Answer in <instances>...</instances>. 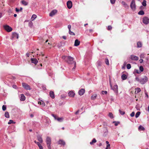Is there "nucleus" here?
I'll use <instances>...</instances> for the list:
<instances>
[{
    "label": "nucleus",
    "instance_id": "obj_1",
    "mask_svg": "<svg viewBox=\"0 0 149 149\" xmlns=\"http://www.w3.org/2000/svg\"><path fill=\"white\" fill-rule=\"evenodd\" d=\"M135 80L140 83L141 84H144L148 81V78L146 76H144V77L140 79L138 77H135Z\"/></svg>",
    "mask_w": 149,
    "mask_h": 149
},
{
    "label": "nucleus",
    "instance_id": "obj_2",
    "mask_svg": "<svg viewBox=\"0 0 149 149\" xmlns=\"http://www.w3.org/2000/svg\"><path fill=\"white\" fill-rule=\"evenodd\" d=\"M63 58L68 63L72 64L75 62L73 61L74 58L70 56H65Z\"/></svg>",
    "mask_w": 149,
    "mask_h": 149
},
{
    "label": "nucleus",
    "instance_id": "obj_3",
    "mask_svg": "<svg viewBox=\"0 0 149 149\" xmlns=\"http://www.w3.org/2000/svg\"><path fill=\"white\" fill-rule=\"evenodd\" d=\"M130 7L131 9L133 11H134L136 9V6L134 0H132L130 4Z\"/></svg>",
    "mask_w": 149,
    "mask_h": 149
},
{
    "label": "nucleus",
    "instance_id": "obj_4",
    "mask_svg": "<svg viewBox=\"0 0 149 149\" xmlns=\"http://www.w3.org/2000/svg\"><path fill=\"white\" fill-rule=\"evenodd\" d=\"M110 85L111 89L114 91V93H116V95L118 94V85L116 84L114 85L113 87H112L111 84V83H110Z\"/></svg>",
    "mask_w": 149,
    "mask_h": 149
},
{
    "label": "nucleus",
    "instance_id": "obj_5",
    "mask_svg": "<svg viewBox=\"0 0 149 149\" xmlns=\"http://www.w3.org/2000/svg\"><path fill=\"white\" fill-rule=\"evenodd\" d=\"M143 23L145 24H147L149 23V18L146 17H143Z\"/></svg>",
    "mask_w": 149,
    "mask_h": 149
},
{
    "label": "nucleus",
    "instance_id": "obj_6",
    "mask_svg": "<svg viewBox=\"0 0 149 149\" xmlns=\"http://www.w3.org/2000/svg\"><path fill=\"white\" fill-rule=\"evenodd\" d=\"M22 86L26 90H30L31 89L29 86L26 83H23Z\"/></svg>",
    "mask_w": 149,
    "mask_h": 149
},
{
    "label": "nucleus",
    "instance_id": "obj_7",
    "mask_svg": "<svg viewBox=\"0 0 149 149\" xmlns=\"http://www.w3.org/2000/svg\"><path fill=\"white\" fill-rule=\"evenodd\" d=\"M4 29L8 32H10L12 30V28L8 25H6L4 26Z\"/></svg>",
    "mask_w": 149,
    "mask_h": 149
},
{
    "label": "nucleus",
    "instance_id": "obj_8",
    "mask_svg": "<svg viewBox=\"0 0 149 149\" xmlns=\"http://www.w3.org/2000/svg\"><path fill=\"white\" fill-rule=\"evenodd\" d=\"M67 7L69 9H70L72 7V4L71 1H68L67 3Z\"/></svg>",
    "mask_w": 149,
    "mask_h": 149
},
{
    "label": "nucleus",
    "instance_id": "obj_9",
    "mask_svg": "<svg viewBox=\"0 0 149 149\" xmlns=\"http://www.w3.org/2000/svg\"><path fill=\"white\" fill-rule=\"evenodd\" d=\"M85 92V90L84 88H81L78 92V94L79 95L81 96L83 95Z\"/></svg>",
    "mask_w": 149,
    "mask_h": 149
},
{
    "label": "nucleus",
    "instance_id": "obj_10",
    "mask_svg": "<svg viewBox=\"0 0 149 149\" xmlns=\"http://www.w3.org/2000/svg\"><path fill=\"white\" fill-rule=\"evenodd\" d=\"M51 140H46V143L48 149H51Z\"/></svg>",
    "mask_w": 149,
    "mask_h": 149
},
{
    "label": "nucleus",
    "instance_id": "obj_11",
    "mask_svg": "<svg viewBox=\"0 0 149 149\" xmlns=\"http://www.w3.org/2000/svg\"><path fill=\"white\" fill-rule=\"evenodd\" d=\"M57 12V10H53L50 13L49 15L50 16L52 17L53 15H54Z\"/></svg>",
    "mask_w": 149,
    "mask_h": 149
},
{
    "label": "nucleus",
    "instance_id": "obj_12",
    "mask_svg": "<svg viewBox=\"0 0 149 149\" xmlns=\"http://www.w3.org/2000/svg\"><path fill=\"white\" fill-rule=\"evenodd\" d=\"M130 58L132 60L137 61L139 59V58L138 56L131 55V56Z\"/></svg>",
    "mask_w": 149,
    "mask_h": 149
},
{
    "label": "nucleus",
    "instance_id": "obj_13",
    "mask_svg": "<svg viewBox=\"0 0 149 149\" xmlns=\"http://www.w3.org/2000/svg\"><path fill=\"white\" fill-rule=\"evenodd\" d=\"M18 34L15 32L13 33L12 34V37L11 39H13V38H16L18 39Z\"/></svg>",
    "mask_w": 149,
    "mask_h": 149
},
{
    "label": "nucleus",
    "instance_id": "obj_14",
    "mask_svg": "<svg viewBox=\"0 0 149 149\" xmlns=\"http://www.w3.org/2000/svg\"><path fill=\"white\" fill-rule=\"evenodd\" d=\"M31 61L32 63H33L35 64H37L38 62V61L35 58H31Z\"/></svg>",
    "mask_w": 149,
    "mask_h": 149
},
{
    "label": "nucleus",
    "instance_id": "obj_15",
    "mask_svg": "<svg viewBox=\"0 0 149 149\" xmlns=\"http://www.w3.org/2000/svg\"><path fill=\"white\" fill-rule=\"evenodd\" d=\"M75 93L72 91H70L68 93V95L70 97H73L75 95Z\"/></svg>",
    "mask_w": 149,
    "mask_h": 149
},
{
    "label": "nucleus",
    "instance_id": "obj_16",
    "mask_svg": "<svg viewBox=\"0 0 149 149\" xmlns=\"http://www.w3.org/2000/svg\"><path fill=\"white\" fill-rule=\"evenodd\" d=\"M49 95L50 97L52 99H54L55 98V96L54 93L53 91H50L49 92Z\"/></svg>",
    "mask_w": 149,
    "mask_h": 149
},
{
    "label": "nucleus",
    "instance_id": "obj_17",
    "mask_svg": "<svg viewBox=\"0 0 149 149\" xmlns=\"http://www.w3.org/2000/svg\"><path fill=\"white\" fill-rule=\"evenodd\" d=\"M80 42L78 40L76 39L74 42V46H77L79 45Z\"/></svg>",
    "mask_w": 149,
    "mask_h": 149
},
{
    "label": "nucleus",
    "instance_id": "obj_18",
    "mask_svg": "<svg viewBox=\"0 0 149 149\" xmlns=\"http://www.w3.org/2000/svg\"><path fill=\"white\" fill-rule=\"evenodd\" d=\"M25 97L23 94H21V95L20 100L21 101H24L25 100Z\"/></svg>",
    "mask_w": 149,
    "mask_h": 149
},
{
    "label": "nucleus",
    "instance_id": "obj_19",
    "mask_svg": "<svg viewBox=\"0 0 149 149\" xmlns=\"http://www.w3.org/2000/svg\"><path fill=\"white\" fill-rule=\"evenodd\" d=\"M58 143L61 145L64 146L65 144V143L63 140H59L58 141Z\"/></svg>",
    "mask_w": 149,
    "mask_h": 149
},
{
    "label": "nucleus",
    "instance_id": "obj_20",
    "mask_svg": "<svg viewBox=\"0 0 149 149\" xmlns=\"http://www.w3.org/2000/svg\"><path fill=\"white\" fill-rule=\"evenodd\" d=\"M137 45L138 48H141L142 47V44L141 42L139 41L137 42Z\"/></svg>",
    "mask_w": 149,
    "mask_h": 149
},
{
    "label": "nucleus",
    "instance_id": "obj_21",
    "mask_svg": "<svg viewBox=\"0 0 149 149\" xmlns=\"http://www.w3.org/2000/svg\"><path fill=\"white\" fill-rule=\"evenodd\" d=\"M145 129V128L141 125H140L138 128V130L139 131H144Z\"/></svg>",
    "mask_w": 149,
    "mask_h": 149
},
{
    "label": "nucleus",
    "instance_id": "obj_22",
    "mask_svg": "<svg viewBox=\"0 0 149 149\" xmlns=\"http://www.w3.org/2000/svg\"><path fill=\"white\" fill-rule=\"evenodd\" d=\"M127 78V76L125 74H123L121 76V78L123 80H125Z\"/></svg>",
    "mask_w": 149,
    "mask_h": 149
},
{
    "label": "nucleus",
    "instance_id": "obj_23",
    "mask_svg": "<svg viewBox=\"0 0 149 149\" xmlns=\"http://www.w3.org/2000/svg\"><path fill=\"white\" fill-rule=\"evenodd\" d=\"M4 116L6 118H8L10 117L9 113L8 111H6L5 112L4 114Z\"/></svg>",
    "mask_w": 149,
    "mask_h": 149
},
{
    "label": "nucleus",
    "instance_id": "obj_24",
    "mask_svg": "<svg viewBox=\"0 0 149 149\" xmlns=\"http://www.w3.org/2000/svg\"><path fill=\"white\" fill-rule=\"evenodd\" d=\"M22 3L24 5L26 6L28 4V3L24 0H23L22 1Z\"/></svg>",
    "mask_w": 149,
    "mask_h": 149
},
{
    "label": "nucleus",
    "instance_id": "obj_25",
    "mask_svg": "<svg viewBox=\"0 0 149 149\" xmlns=\"http://www.w3.org/2000/svg\"><path fill=\"white\" fill-rule=\"evenodd\" d=\"M37 17V15H36L33 14L31 17V19L32 21H33L35 18Z\"/></svg>",
    "mask_w": 149,
    "mask_h": 149
},
{
    "label": "nucleus",
    "instance_id": "obj_26",
    "mask_svg": "<svg viewBox=\"0 0 149 149\" xmlns=\"http://www.w3.org/2000/svg\"><path fill=\"white\" fill-rule=\"evenodd\" d=\"M63 118H57L56 120L59 122H62L63 121Z\"/></svg>",
    "mask_w": 149,
    "mask_h": 149
},
{
    "label": "nucleus",
    "instance_id": "obj_27",
    "mask_svg": "<svg viewBox=\"0 0 149 149\" xmlns=\"http://www.w3.org/2000/svg\"><path fill=\"white\" fill-rule=\"evenodd\" d=\"M138 14L140 15H143L144 14V12L143 10H141L138 12Z\"/></svg>",
    "mask_w": 149,
    "mask_h": 149
},
{
    "label": "nucleus",
    "instance_id": "obj_28",
    "mask_svg": "<svg viewBox=\"0 0 149 149\" xmlns=\"http://www.w3.org/2000/svg\"><path fill=\"white\" fill-rule=\"evenodd\" d=\"M38 103L39 104H41L42 106H45V103L43 101H39L38 102Z\"/></svg>",
    "mask_w": 149,
    "mask_h": 149
},
{
    "label": "nucleus",
    "instance_id": "obj_29",
    "mask_svg": "<svg viewBox=\"0 0 149 149\" xmlns=\"http://www.w3.org/2000/svg\"><path fill=\"white\" fill-rule=\"evenodd\" d=\"M97 97V95L96 94H94L91 97V99L92 100L95 99Z\"/></svg>",
    "mask_w": 149,
    "mask_h": 149
},
{
    "label": "nucleus",
    "instance_id": "obj_30",
    "mask_svg": "<svg viewBox=\"0 0 149 149\" xmlns=\"http://www.w3.org/2000/svg\"><path fill=\"white\" fill-rule=\"evenodd\" d=\"M101 62L100 61H98L97 62V65L98 67L99 66H101Z\"/></svg>",
    "mask_w": 149,
    "mask_h": 149
},
{
    "label": "nucleus",
    "instance_id": "obj_31",
    "mask_svg": "<svg viewBox=\"0 0 149 149\" xmlns=\"http://www.w3.org/2000/svg\"><path fill=\"white\" fill-rule=\"evenodd\" d=\"M108 116L109 117H110L112 119L113 118V114L111 112H110L109 113Z\"/></svg>",
    "mask_w": 149,
    "mask_h": 149
},
{
    "label": "nucleus",
    "instance_id": "obj_32",
    "mask_svg": "<svg viewBox=\"0 0 149 149\" xmlns=\"http://www.w3.org/2000/svg\"><path fill=\"white\" fill-rule=\"evenodd\" d=\"M141 113L139 111H138L136 113L135 115V117L136 118H138L140 114Z\"/></svg>",
    "mask_w": 149,
    "mask_h": 149
},
{
    "label": "nucleus",
    "instance_id": "obj_33",
    "mask_svg": "<svg viewBox=\"0 0 149 149\" xmlns=\"http://www.w3.org/2000/svg\"><path fill=\"white\" fill-rule=\"evenodd\" d=\"M146 1L145 0H144L142 3V4L144 6H146Z\"/></svg>",
    "mask_w": 149,
    "mask_h": 149
},
{
    "label": "nucleus",
    "instance_id": "obj_34",
    "mask_svg": "<svg viewBox=\"0 0 149 149\" xmlns=\"http://www.w3.org/2000/svg\"><path fill=\"white\" fill-rule=\"evenodd\" d=\"M108 130L107 129H106L104 131V136H106L107 134H108Z\"/></svg>",
    "mask_w": 149,
    "mask_h": 149
},
{
    "label": "nucleus",
    "instance_id": "obj_35",
    "mask_svg": "<svg viewBox=\"0 0 149 149\" xmlns=\"http://www.w3.org/2000/svg\"><path fill=\"white\" fill-rule=\"evenodd\" d=\"M37 137L38 138V140H42V136L41 135H38L37 136Z\"/></svg>",
    "mask_w": 149,
    "mask_h": 149
},
{
    "label": "nucleus",
    "instance_id": "obj_36",
    "mask_svg": "<svg viewBox=\"0 0 149 149\" xmlns=\"http://www.w3.org/2000/svg\"><path fill=\"white\" fill-rule=\"evenodd\" d=\"M113 123H115V126H117L119 123L120 122H116V121H114L113 122Z\"/></svg>",
    "mask_w": 149,
    "mask_h": 149
},
{
    "label": "nucleus",
    "instance_id": "obj_37",
    "mask_svg": "<svg viewBox=\"0 0 149 149\" xmlns=\"http://www.w3.org/2000/svg\"><path fill=\"white\" fill-rule=\"evenodd\" d=\"M15 122H14L12 120H9V122L8 123V124H10L11 123H15Z\"/></svg>",
    "mask_w": 149,
    "mask_h": 149
},
{
    "label": "nucleus",
    "instance_id": "obj_38",
    "mask_svg": "<svg viewBox=\"0 0 149 149\" xmlns=\"http://www.w3.org/2000/svg\"><path fill=\"white\" fill-rule=\"evenodd\" d=\"M105 63L107 65H109V61L108 58H106L105 59Z\"/></svg>",
    "mask_w": 149,
    "mask_h": 149
},
{
    "label": "nucleus",
    "instance_id": "obj_39",
    "mask_svg": "<svg viewBox=\"0 0 149 149\" xmlns=\"http://www.w3.org/2000/svg\"><path fill=\"white\" fill-rule=\"evenodd\" d=\"M119 111L120 113L122 115H123L125 113V112L124 111H122L120 109L119 110Z\"/></svg>",
    "mask_w": 149,
    "mask_h": 149
},
{
    "label": "nucleus",
    "instance_id": "obj_40",
    "mask_svg": "<svg viewBox=\"0 0 149 149\" xmlns=\"http://www.w3.org/2000/svg\"><path fill=\"white\" fill-rule=\"evenodd\" d=\"M131 67V65L130 64H128L127 65V68L128 69H129Z\"/></svg>",
    "mask_w": 149,
    "mask_h": 149
},
{
    "label": "nucleus",
    "instance_id": "obj_41",
    "mask_svg": "<svg viewBox=\"0 0 149 149\" xmlns=\"http://www.w3.org/2000/svg\"><path fill=\"white\" fill-rule=\"evenodd\" d=\"M139 70H140V71H141V72H143L144 70V69L143 66H140L139 67Z\"/></svg>",
    "mask_w": 149,
    "mask_h": 149
},
{
    "label": "nucleus",
    "instance_id": "obj_42",
    "mask_svg": "<svg viewBox=\"0 0 149 149\" xmlns=\"http://www.w3.org/2000/svg\"><path fill=\"white\" fill-rule=\"evenodd\" d=\"M135 72L137 74H139L141 73V71H140L136 69L134 70V73Z\"/></svg>",
    "mask_w": 149,
    "mask_h": 149
},
{
    "label": "nucleus",
    "instance_id": "obj_43",
    "mask_svg": "<svg viewBox=\"0 0 149 149\" xmlns=\"http://www.w3.org/2000/svg\"><path fill=\"white\" fill-rule=\"evenodd\" d=\"M6 105H3L2 106V110L4 111L6 110Z\"/></svg>",
    "mask_w": 149,
    "mask_h": 149
},
{
    "label": "nucleus",
    "instance_id": "obj_44",
    "mask_svg": "<svg viewBox=\"0 0 149 149\" xmlns=\"http://www.w3.org/2000/svg\"><path fill=\"white\" fill-rule=\"evenodd\" d=\"M69 34L71 35H74L75 34L74 33L71 31L70 30H69Z\"/></svg>",
    "mask_w": 149,
    "mask_h": 149
},
{
    "label": "nucleus",
    "instance_id": "obj_45",
    "mask_svg": "<svg viewBox=\"0 0 149 149\" xmlns=\"http://www.w3.org/2000/svg\"><path fill=\"white\" fill-rule=\"evenodd\" d=\"M136 90L137 93H139L141 91V89L139 88H137L136 89Z\"/></svg>",
    "mask_w": 149,
    "mask_h": 149
},
{
    "label": "nucleus",
    "instance_id": "obj_46",
    "mask_svg": "<svg viewBox=\"0 0 149 149\" xmlns=\"http://www.w3.org/2000/svg\"><path fill=\"white\" fill-rule=\"evenodd\" d=\"M96 142L97 140H92V141L90 142V144L91 145H92L94 143H95Z\"/></svg>",
    "mask_w": 149,
    "mask_h": 149
},
{
    "label": "nucleus",
    "instance_id": "obj_47",
    "mask_svg": "<svg viewBox=\"0 0 149 149\" xmlns=\"http://www.w3.org/2000/svg\"><path fill=\"white\" fill-rule=\"evenodd\" d=\"M34 142L38 145V146H39L41 145L40 142H37L36 140H34Z\"/></svg>",
    "mask_w": 149,
    "mask_h": 149
},
{
    "label": "nucleus",
    "instance_id": "obj_48",
    "mask_svg": "<svg viewBox=\"0 0 149 149\" xmlns=\"http://www.w3.org/2000/svg\"><path fill=\"white\" fill-rule=\"evenodd\" d=\"M110 2L111 4H114L116 0H110Z\"/></svg>",
    "mask_w": 149,
    "mask_h": 149
},
{
    "label": "nucleus",
    "instance_id": "obj_49",
    "mask_svg": "<svg viewBox=\"0 0 149 149\" xmlns=\"http://www.w3.org/2000/svg\"><path fill=\"white\" fill-rule=\"evenodd\" d=\"M135 115V113L134 112H132L130 114V116L131 117H134Z\"/></svg>",
    "mask_w": 149,
    "mask_h": 149
},
{
    "label": "nucleus",
    "instance_id": "obj_50",
    "mask_svg": "<svg viewBox=\"0 0 149 149\" xmlns=\"http://www.w3.org/2000/svg\"><path fill=\"white\" fill-rule=\"evenodd\" d=\"M102 94H107V91H102Z\"/></svg>",
    "mask_w": 149,
    "mask_h": 149
},
{
    "label": "nucleus",
    "instance_id": "obj_51",
    "mask_svg": "<svg viewBox=\"0 0 149 149\" xmlns=\"http://www.w3.org/2000/svg\"><path fill=\"white\" fill-rule=\"evenodd\" d=\"M112 29V27L110 25V26H108L107 29L108 30H110Z\"/></svg>",
    "mask_w": 149,
    "mask_h": 149
},
{
    "label": "nucleus",
    "instance_id": "obj_52",
    "mask_svg": "<svg viewBox=\"0 0 149 149\" xmlns=\"http://www.w3.org/2000/svg\"><path fill=\"white\" fill-rule=\"evenodd\" d=\"M33 24V23L31 22H30L29 23V26L31 27L32 26Z\"/></svg>",
    "mask_w": 149,
    "mask_h": 149
},
{
    "label": "nucleus",
    "instance_id": "obj_53",
    "mask_svg": "<svg viewBox=\"0 0 149 149\" xmlns=\"http://www.w3.org/2000/svg\"><path fill=\"white\" fill-rule=\"evenodd\" d=\"M42 89L44 90H46V86L45 85H42Z\"/></svg>",
    "mask_w": 149,
    "mask_h": 149
},
{
    "label": "nucleus",
    "instance_id": "obj_54",
    "mask_svg": "<svg viewBox=\"0 0 149 149\" xmlns=\"http://www.w3.org/2000/svg\"><path fill=\"white\" fill-rule=\"evenodd\" d=\"M68 28L69 30H70V29L71 27V25L70 24H69L68 25Z\"/></svg>",
    "mask_w": 149,
    "mask_h": 149
},
{
    "label": "nucleus",
    "instance_id": "obj_55",
    "mask_svg": "<svg viewBox=\"0 0 149 149\" xmlns=\"http://www.w3.org/2000/svg\"><path fill=\"white\" fill-rule=\"evenodd\" d=\"M15 11L17 12H19V11H20L19 9H18L17 8H15Z\"/></svg>",
    "mask_w": 149,
    "mask_h": 149
},
{
    "label": "nucleus",
    "instance_id": "obj_56",
    "mask_svg": "<svg viewBox=\"0 0 149 149\" xmlns=\"http://www.w3.org/2000/svg\"><path fill=\"white\" fill-rule=\"evenodd\" d=\"M74 66L73 67V69H74L76 67V62H74Z\"/></svg>",
    "mask_w": 149,
    "mask_h": 149
},
{
    "label": "nucleus",
    "instance_id": "obj_57",
    "mask_svg": "<svg viewBox=\"0 0 149 149\" xmlns=\"http://www.w3.org/2000/svg\"><path fill=\"white\" fill-rule=\"evenodd\" d=\"M38 147L40 149H43V148L41 145L39 146Z\"/></svg>",
    "mask_w": 149,
    "mask_h": 149
},
{
    "label": "nucleus",
    "instance_id": "obj_58",
    "mask_svg": "<svg viewBox=\"0 0 149 149\" xmlns=\"http://www.w3.org/2000/svg\"><path fill=\"white\" fill-rule=\"evenodd\" d=\"M106 148H110V144H107Z\"/></svg>",
    "mask_w": 149,
    "mask_h": 149
},
{
    "label": "nucleus",
    "instance_id": "obj_59",
    "mask_svg": "<svg viewBox=\"0 0 149 149\" xmlns=\"http://www.w3.org/2000/svg\"><path fill=\"white\" fill-rule=\"evenodd\" d=\"M121 3L124 6L126 4V3L124 1H122L121 2Z\"/></svg>",
    "mask_w": 149,
    "mask_h": 149
},
{
    "label": "nucleus",
    "instance_id": "obj_60",
    "mask_svg": "<svg viewBox=\"0 0 149 149\" xmlns=\"http://www.w3.org/2000/svg\"><path fill=\"white\" fill-rule=\"evenodd\" d=\"M145 94L146 95V97H147V98H148V95L147 93L146 92H145Z\"/></svg>",
    "mask_w": 149,
    "mask_h": 149
},
{
    "label": "nucleus",
    "instance_id": "obj_61",
    "mask_svg": "<svg viewBox=\"0 0 149 149\" xmlns=\"http://www.w3.org/2000/svg\"><path fill=\"white\" fill-rule=\"evenodd\" d=\"M140 61V63H143V59H141L140 60H139Z\"/></svg>",
    "mask_w": 149,
    "mask_h": 149
},
{
    "label": "nucleus",
    "instance_id": "obj_62",
    "mask_svg": "<svg viewBox=\"0 0 149 149\" xmlns=\"http://www.w3.org/2000/svg\"><path fill=\"white\" fill-rule=\"evenodd\" d=\"M13 87L14 88H16V87H17V86L15 85H13Z\"/></svg>",
    "mask_w": 149,
    "mask_h": 149
},
{
    "label": "nucleus",
    "instance_id": "obj_63",
    "mask_svg": "<svg viewBox=\"0 0 149 149\" xmlns=\"http://www.w3.org/2000/svg\"><path fill=\"white\" fill-rule=\"evenodd\" d=\"M124 7L125 8H128V6L126 3L125 5L124 6Z\"/></svg>",
    "mask_w": 149,
    "mask_h": 149
},
{
    "label": "nucleus",
    "instance_id": "obj_64",
    "mask_svg": "<svg viewBox=\"0 0 149 149\" xmlns=\"http://www.w3.org/2000/svg\"><path fill=\"white\" fill-rule=\"evenodd\" d=\"M29 55H30L28 53L26 54V55L27 57H29Z\"/></svg>",
    "mask_w": 149,
    "mask_h": 149
}]
</instances>
